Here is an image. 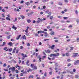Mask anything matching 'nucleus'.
<instances>
[{
  "instance_id": "nucleus-55",
  "label": "nucleus",
  "mask_w": 79,
  "mask_h": 79,
  "mask_svg": "<svg viewBox=\"0 0 79 79\" xmlns=\"http://www.w3.org/2000/svg\"><path fill=\"white\" fill-rule=\"evenodd\" d=\"M2 12H5V10H4V9H2Z\"/></svg>"
},
{
  "instance_id": "nucleus-6",
  "label": "nucleus",
  "mask_w": 79,
  "mask_h": 79,
  "mask_svg": "<svg viewBox=\"0 0 79 79\" xmlns=\"http://www.w3.org/2000/svg\"><path fill=\"white\" fill-rule=\"evenodd\" d=\"M37 57L39 59V60H40V62H41V60H42V58L40 57V56H38Z\"/></svg>"
},
{
  "instance_id": "nucleus-50",
  "label": "nucleus",
  "mask_w": 79,
  "mask_h": 79,
  "mask_svg": "<svg viewBox=\"0 0 79 79\" xmlns=\"http://www.w3.org/2000/svg\"><path fill=\"white\" fill-rule=\"evenodd\" d=\"M27 46H28V47H29V46H30V44H29V43H27Z\"/></svg>"
},
{
  "instance_id": "nucleus-13",
  "label": "nucleus",
  "mask_w": 79,
  "mask_h": 79,
  "mask_svg": "<svg viewBox=\"0 0 79 79\" xmlns=\"http://www.w3.org/2000/svg\"><path fill=\"white\" fill-rule=\"evenodd\" d=\"M6 44V43L5 42H3L2 44L1 45L2 46H4V45H5Z\"/></svg>"
},
{
  "instance_id": "nucleus-20",
  "label": "nucleus",
  "mask_w": 79,
  "mask_h": 79,
  "mask_svg": "<svg viewBox=\"0 0 79 79\" xmlns=\"http://www.w3.org/2000/svg\"><path fill=\"white\" fill-rule=\"evenodd\" d=\"M34 64H31V68H33V67H34Z\"/></svg>"
},
{
  "instance_id": "nucleus-25",
  "label": "nucleus",
  "mask_w": 79,
  "mask_h": 79,
  "mask_svg": "<svg viewBox=\"0 0 79 79\" xmlns=\"http://www.w3.org/2000/svg\"><path fill=\"white\" fill-rule=\"evenodd\" d=\"M79 77V76L77 75H75V78L77 79Z\"/></svg>"
},
{
  "instance_id": "nucleus-4",
  "label": "nucleus",
  "mask_w": 79,
  "mask_h": 79,
  "mask_svg": "<svg viewBox=\"0 0 79 79\" xmlns=\"http://www.w3.org/2000/svg\"><path fill=\"white\" fill-rule=\"evenodd\" d=\"M42 21H43V19H39L37 21V23H39L40 22L42 23Z\"/></svg>"
},
{
  "instance_id": "nucleus-12",
  "label": "nucleus",
  "mask_w": 79,
  "mask_h": 79,
  "mask_svg": "<svg viewBox=\"0 0 79 79\" xmlns=\"http://www.w3.org/2000/svg\"><path fill=\"white\" fill-rule=\"evenodd\" d=\"M50 47L52 50H53V49L54 48V47H55V45H53L52 46H51Z\"/></svg>"
},
{
  "instance_id": "nucleus-38",
  "label": "nucleus",
  "mask_w": 79,
  "mask_h": 79,
  "mask_svg": "<svg viewBox=\"0 0 79 79\" xmlns=\"http://www.w3.org/2000/svg\"><path fill=\"white\" fill-rule=\"evenodd\" d=\"M70 50H73L74 48L73 47H70Z\"/></svg>"
},
{
  "instance_id": "nucleus-27",
  "label": "nucleus",
  "mask_w": 79,
  "mask_h": 79,
  "mask_svg": "<svg viewBox=\"0 0 79 79\" xmlns=\"http://www.w3.org/2000/svg\"><path fill=\"white\" fill-rule=\"evenodd\" d=\"M17 21V18H15V20H13V22H16Z\"/></svg>"
},
{
  "instance_id": "nucleus-28",
  "label": "nucleus",
  "mask_w": 79,
  "mask_h": 79,
  "mask_svg": "<svg viewBox=\"0 0 79 79\" xmlns=\"http://www.w3.org/2000/svg\"><path fill=\"white\" fill-rule=\"evenodd\" d=\"M15 72L16 73H17V74H18V73H19V71H18V70H15Z\"/></svg>"
},
{
  "instance_id": "nucleus-34",
  "label": "nucleus",
  "mask_w": 79,
  "mask_h": 79,
  "mask_svg": "<svg viewBox=\"0 0 79 79\" xmlns=\"http://www.w3.org/2000/svg\"><path fill=\"white\" fill-rule=\"evenodd\" d=\"M46 8V6H43V9H45Z\"/></svg>"
},
{
  "instance_id": "nucleus-26",
  "label": "nucleus",
  "mask_w": 79,
  "mask_h": 79,
  "mask_svg": "<svg viewBox=\"0 0 79 79\" xmlns=\"http://www.w3.org/2000/svg\"><path fill=\"white\" fill-rule=\"evenodd\" d=\"M58 4L59 5H63V3H62L61 2H59L58 3Z\"/></svg>"
},
{
  "instance_id": "nucleus-8",
  "label": "nucleus",
  "mask_w": 79,
  "mask_h": 79,
  "mask_svg": "<svg viewBox=\"0 0 79 79\" xmlns=\"http://www.w3.org/2000/svg\"><path fill=\"white\" fill-rule=\"evenodd\" d=\"M21 38H22L23 39H25V40H26V36L25 35H24L22 36Z\"/></svg>"
},
{
  "instance_id": "nucleus-17",
  "label": "nucleus",
  "mask_w": 79,
  "mask_h": 79,
  "mask_svg": "<svg viewBox=\"0 0 79 79\" xmlns=\"http://www.w3.org/2000/svg\"><path fill=\"white\" fill-rule=\"evenodd\" d=\"M37 69V66L35 65L34 66V69Z\"/></svg>"
},
{
  "instance_id": "nucleus-63",
  "label": "nucleus",
  "mask_w": 79,
  "mask_h": 79,
  "mask_svg": "<svg viewBox=\"0 0 79 79\" xmlns=\"http://www.w3.org/2000/svg\"><path fill=\"white\" fill-rule=\"evenodd\" d=\"M36 79H40V77H37Z\"/></svg>"
},
{
  "instance_id": "nucleus-19",
  "label": "nucleus",
  "mask_w": 79,
  "mask_h": 79,
  "mask_svg": "<svg viewBox=\"0 0 79 79\" xmlns=\"http://www.w3.org/2000/svg\"><path fill=\"white\" fill-rule=\"evenodd\" d=\"M6 19L7 20H8V21H10V19L8 17H7L6 18Z\"/></svg>"
},
{
  "instance_id": "nucleus-23",
  "label": "nucleus",
  "mask_w": 79,
  "mask_h": 79,
  "mask_svg": "<svg viewBox=\"0 0 79 79\" xmlns=\"http://www.w3.org/2000/svg\"><path fill=\"white\" fill-rule=\"evenodd\" d=\"M27 22L29 23H31V21L30 19H28L27 20Z\"/></svg>"
},
{
  "instance_id": "nucleus-53",
  "label": "nucleus",
  "mask_w": 79,
  "mask_h": 79,
  "mask_svg": "<svg viewBox=\"0 0 79 79\" xmlns=\"http://www.w3.org/2000/svg\"><path fill=\"white\" fill-rule=\"evenodd\" d=\"M67 61L68 62H70V61H71V60H70V59H68L67 60Z\"/></svg>"
},
{
  "instance_id": "nucleus-37",
  "label": "nucleus",
  "mask_w": 79,
  "mask_h": 79,
  "mask_svg": "<svg viewBox=\"0 0 79 79\" xmlns=\"http://www.w3.org/2000/svg\"><path fill=\"white\" fill-rule=\"evenodd\" d=\"M25 32H26V33H27L28 32V29H27L25 31Z\"/></svg>"
},
{
  "instance_id": "nucleus-1",
  "label": "nucleus",
  "mask_w": 79,
  "mask_h": 79,
  "mask_svg": "<svg viewBox=\"0 0 79 79\" xmlns=\"http://www.w3.org/2000/svg\"><path fill=\"white\" fill-rule=\"evenodd\" d=\"M60 55V53L58 52H56V54H51L50 55V57H52V56H54V57H56V56H58Z\"/></svg>"
},
{
  "instance_id": "nucleus-15",
  "label": "nucleus",
  "mask_w": 79,
  "mask_h": 79,
  "mask_svg": "<svg viewBox=\"0 0 79 79\" xmlns=\"http://www.w3.org/2000/svg\"><path fill=\"white\" fill-rule=\"evenodd\" d=\"M30 3L29 2H27V3H26V5H27V6H29V4H30Z\"/></svg>"
},
{
  "instance_id": "nucleus-32",
  "label": "nucleus",
  "mask_w": 79,
  "mask_h": 79,
  "mask_svg": "<svg viewBox=\"0 0 79 79\" xmlns=\"http://www.w3.org/2000/svg\"><path fill=\"white\" fill-rule=\"evenodd\" d=\"M27 73V71H25L24 72H23V74H26Z\"/></svg>"
},
{
  "instance_id": "nucleus-52",
  "label": "nucleus",
  "mask_w": 79,
  "mask_h": 79,
  "mask_svg": "<svg viewBox=\"0 0 79 79\" xmlns=\"http://www.w3.org/2000/svg\"><path fill=\"white\" fill-rule=\"evenodd\" d=\"M20 49H23V46H21L20 47Z\"/></svg>"
},
{
  "instance_id": "nucleus-51",
  "label": "nucleus",
  "mask_w": 79,
  "mask_h": 79,
  "mask_svg": "<svg viewBox=\"0 0 79 79\" xmlns=\"http://www.w3.org/2000/svg\"><path fill=\"white\" fill-rule=\"evenodd\" d=\"M18 66H19V65H18V64H17L15 66V68H18Z\"/></svg>"
},
{
  "instance_id": "nucleus-24",
  "label": "nucleus",
  "mask_w": 79,
  "mask_h": 79,
  "mask_svg": "<svg viewBox=\"0 0 79 79\" xmlns=\"http://www.w3.org/2000/svg\"><path fill=\"white\" fill-rule=\"evenodd\" d=\"M10 37H11V35H9L7 37V38L8 39H10Z\"/></svg>"
},
{
  "instance_id": "nucleus-29",
  "label": "nucleus",
  "mask_w": 79,
  "mask_h": 79,
  "mask_svg": "<svg viewBox=\"0 0 79 79\" xmlns=\"http://www.w3.org/2000/svg\"><path fill=\"white\" fill-rule=\"evenodd\" d=\"M66 56H69V53H66Z\"/></svg>"
},
{
  "instance_id": "nucleus-18",
  "label": "nucleus",
  "mask_w": 79,
  "mask_h": 79,
  "mask_svg": "<svg viewBox=\"0 0 79 79\" xmlns=\"http://www.w3.org/2000/svg\"><path fill=\"white\" fill-rule=\"evenodd\" d=\"M12 28L13 29H14L15 30H16L17 29V28L16 27H15V26L14 25H13Z\"/></svg>"
},
{
  "instance_id": "nucleus-45",
  "label": "nucleus",
  "mask_w": 79,
  "mask_h": 79,
  "mask_svg": "<svg viewBox=\"0 0 79 79\" xmlns=\"http://www.w3.org/2000/svg\"><path fill=\"white\" fill-rule=\"evenodd\" d=\"M29 63V60H27L26 63V64H28Z\"/></svg>"
},
{
  "instance_id": "nucleus-40",
  "label": "nucleus",
  "mask_w": 79,
  "mask_h": 79,
  "mask_svg": "<svg viewBox=\"0 0 79 79\" xmlns=\"http://www.w3.org/2000/svg\"><path fill=\"white\" fill-rule=\"evenodd\" d=\"M7 49V47H6L4 48L3 50H6Z\"/></svg>"
},
{
  "instance_id": "nucleus-7",
  "label": "nucleus",
  "mask_w": 79,
  "mask_h": 79,
  "mask_svg": "<svg viewBox=\"0 0 79 79\" xmlns=\"http://www.w3.org/2000/svg\"><path fill=\"white\" fill-rule=\"evenodd\" d=\"M21 55L22 56H23L24 57H24H27V55L26 54L24 55L23 53L21 54Z\"/></svg>"
},
{
  "instance_id": "nucleus-61",
  "label": "nucleus",
  "mask_w": 79,
  "mask_h": 79,
  "mask_svg": "<svg viewBox=\"0 0 79 79\" xmlns=\"http://www.w3.org/2000/svg\"><path fill=\"white\" fill-rule=\"evenodd\" d=\"M53 18V16H51L50 17V19H52Z\"/></svg>"
},
{
  "instance_id": "nucleus-31",
  "label": "nucleus",
  "mask_w": 79,
  "mask_h": 79,
  "mask_svg": "<svg viewBox=\"0 0 79 79\" xmlns=\"http://www.w3.org/2000/svg\"><path fill=\"white\" fill-rule=\"evenodd\" d=\"M3 67H5V66H6V63H5L3 65Z\"/></svg>"
},
{
  "instance_id": "nucleus-44",
  "label": "nucleus",
  "mask_w": 79,
  "mask_h": 79,
  "mask_svg": "<svg viewBox=\"0 0 79 79\" xmlns=\"http://www.w3.org/2000/svg\"><path fill=\"white\" fill-rule=\"evenodd\" d=\"M48 12H49V10H47L46 11H45V13H48Z\"/></svg>"
},
{
  "instance_id": "nucleus-42",
  "label": "nucleus",
  "mask_w": 79,
  "mask_h": 79,
  "mask_svg": "<svg viewBox=\"0 0 79 79\" xmlns=\"http://www.w3.org/2000/svg\"><path fill=\"white\" fill-rule=\"evenodd\" d=\"M77 42H79V38H77Z\"/></svg>"
},
{
  "instance_id": "nucleus-33",
  "label": "nucleus",
  "mask_w": 79,
  "mask_h": 79,
  "mask_svg": "<svg viewBox=\"0 0 79 79\" xmlns=\"http://www.w3.org/2000/svg\"><path fill=\"white\" fill-rule=\"evenodd\" d=\"M44 76H45V77H47V73L45 72L44 73Z\"/></svg>"
},
{
  "instance_id": "nucleus-36",
  "label": "nucleus",
  "mask_w": 79,
  "mask_h": 79,
  "mask_svg": "<svg viewBox=\"0 0 79 79\" xmlns=\"http://www.w3.org/2000/svg\"><path fill=\"white\" fill-rule=\"evenodd\" d=\"M12 48H10L9 50V51L11 52V51H12Z\"/></svg>"
},
{
  "instance_id": "nucleus-22",
  "label": "nucleus",
  "mask_w": 79,
  "mask_h": 79,
  "mask_svg": "<svg viewBox=\"0 0 79 79\" xmlns=\"http://www.w3.org/2000/svg\"><path fill=\"white\" fill-rule=\"evenodd\" d=\"M48 40H49V39H45L44 40V41H47V42H49Z\"/></svg>"
},
{
  "instance_id": "nucleus-16",
  "label": "nucleus",
  "mask_w": 79,
  "mask_h": 79,
  "mask_svg": "<svg viewBox=\"0 0 79 79\" xmlns=\"http://www.w3.org/2000/svg\"><path fill=\"white\" fill-rule=\"evenodd\" d=\"M32 69H30L29 70H27V72L28 73H29V72H31L32 71Z\"/></svg>"
},
{
  "instance_id": "nucleus-2",
  "label": "nucleus",
  "mask_w": 79,
  "mask_h": 79,
  "mask_svg": "<svg viewBox=\"0 0 79 79\" xmlns=\"http://www.w3.org/2000/svg\"><path fill=\"white\" fill-rule=\"evenodd\" d=\"M79 63V60H78L75 62L74 63V65H77Z\"/></svg>"
},
{
  "instance_id": "nucleus-48",
  "label": "nucleus",
  "mask_w": 79,
  "mask_h": 79,
  "mask_svg": "<svg viewBox=\"0 0 79 79\" xmlns=\"http://www.w3.org/2000/svg\"><path fill=\"white\" fill-rule=\"evenodd\" d=\"M50 75H52V70L51 72H50Z\"/></svg>"
},
{
  "instance_id": "nucleus-57",
  "label": "nucleus",
  "mask_w": 79,
  "mask_h": 79,
  "mask_svg": "<svg viewBox=\"0 0 79 79\" xmlns=\"http://www.w3.org/2000/svg\"><path fill=\"white\" fill-rule=\"evenodd\" d=\"M20 76H23V73H21L20 74Z\"/></svg>"
},
{
  "instance_id": "nucleus-30",
  "label": "nucleus",
  "mask_w": 79,
  "mask_h": 79,
  "mask_svg": "<svg viewBox=\"0 0 79 79\" xmlns=\"http://www.w3.org/2000/svg\"><path fill=\"white\" fill-rule=\"evenodd\" d=\"M71 64H69L67 65V66H68V67H69V66H71Z\"/></svg>"
},
{
  "instance_id": "nucleus-39",
  "label": "nucleus",
  "mask_w": 79,
  "mask_h": 79,
  "mask_svg": "<svg viewBox=\"0 0 79 79\" xmlns=\"http://www.w3.org/2000/svg\"><path fill=\"white\" fill-rule=\"evenodd\" d=\"M64 2L65 3H68V0H64Z\"/></svg>"
},
{
  "instance_id": "nucleus-43",
  "label": "nucleus",
  "mask_w": 79,
  "mask_h": 79,
  "mask_svg": "<svg viewBox=\"0 0 79 79\" xmlns=\"http://www.w3.org/2000/svg\"><path fill=\"white\" fill-rule=\"evenodd\" d=\"M76 69H73V72H76Z\"/></svg>"
},
{
  "instance_id": "nucleus-49",
  "label": "nucleus",
  "mask_w": 79,
  "mask_h": 79,
  "mask_svg": "<svg viewBox=\"0 0 79 79\" xmlns=\"http://www.w3.org/2000/svg\"><path fill=\"white\" fill-rule=\"evenodd\" d=\"M18 67L19 70V69H20V68H21V66H19V65Z\"/></svg>"
},
{
  "instance_id": "nucleus-14",
  "label": "nucleus",
  "mask_w": 79,
  "mask_h": 79,
  "mask_svg": "<svg viewBox=\"0 0 79 79\" xmlns=\"http://www.w3.org/2000/svg\"><path fill=\"white\" fill-rule=\"evenodd\" d=\"M15 50H16V48L15 47L14 48V49L13 51V53H15Z\"/></svg>"
},
{
  "instance_id": "nucleus-47",
  "label": "nucleus",
  "mask_w": 79,
  "mask_h": 79,
  "mask_svg": "<svg viewBox=\"0 0 79 79\" xmlns=\"http://www.w3.org/2000/svg\"><path fill=\"white\" fill-rule=\"evenodd\" d=\"M21 63V60H19V64H20Z\"/></svg>"
},
{
  "instance_id": "nucleus-11",
  "label": "nucleus",
  "mask_w": 79,
  "mask_h": 79,
  "mask_svg": "<svg viewBox=\"0 0 79 79\" xmlns=\"http://www.w3.org/2000/svg\"><path fill=\"white\" fill-rule=\"evenodd\" d=\"M44 36L45 37H47L48 36V34H47V32H46L45 33H44Z\"/></svg>"
},
{
  "instance_id": "nucleus-35",
  "label": "nucleus",
  "mask_w": 79,
  "mask_h": 79,
  "mask_svg": "<svg viewBox=\"0 0 79 79\" xmlns=\"http://www.w3.org/2000/svg\"><path fill=\"white\" fill-rule=\"evenodd\" d=\"M2 18H5V15H4V14H2Z\"/></svg>"
},
{
  "instance_id": "nucleus-59",
  "label": "nucleus",
  "mask_w": 79,
  "mask_h": 79,
  "mask_svg": "<svg viewBox=\"0 0 79 79\" xmlns=\"http://www.w3.org/2000/svg\"><path fill=\"white\" fill-rule=\"evenodd\" d=\"M39 35V34L37 33H36L35 34V36H38Z\"/></svg>"
},
{
  "instance_id": "nucleus-9",
  "label": "nucleus",
  "mask_w": 79,
  "mask_h": 79,
  "mask_svg": "<svg viewBox=\"0 0 79 79\" xmlns=\"http://www.w3.org/2000/svg\"><path fill=\"white\" fill-rule=\"evenodd\" d=\"M50 34L51 35H53L55 34V33L54 32V31H51L50 33Z\"/></svg>"
},
{
  "instance_id": "nucleus-56",
  "label": "nucleus",
  "mask_w": 79,
  "mask_h": 79,
  "mask_svg": "<svg viewBox=\"0 0 79 79\" xmlns=\"http://www.w3.org/2000/svg\"><path fill=\"white\" fill-rule=\"evenodd\" d=\"M7 16H8V17L9 18H10L11 17V16H10V15H7Z\"/></svg>"
},
{
  "instance_id": "nucleus-3",
  "label": "nucleus",
  "mask_w": 79,
  "mask_h": 79,
  "mask_svg": "<svg viewBox=\"0 0 79 79\" xmlns=\"http://www.w3.org/2000/svg\"><path fill=\"white\" fill-rule=\"evenodd\" d=\"M11 71L12 72H13V73L15 72V67L13 66L11 68Z\"/></svg>"
},
{
  "instance_id": "nucleus-60",
  "label": "nucleus",
  "mask_w": 79,
  "mask_h": 79,
  "mask_svg": "<svg viewBox=\"0 0 79 79\" xmlns=\"http://www.w3.org/2000/svg\"><path fill=\"white\" fill-rule=\"evenodd\" d=\"M35 7H36V6H34L33 7V8H34V9L35 8Z\"/></svg>"
},
{
  "instance_id": "nucleus-58",
  "label": "nucleus",
  "mask_w": 79,
  "mask_h": 79,
  "mask_svg": "<svg viewBox=\"0 0 79 79\" xmlns=\"http://www.w3.org/2000/svg\"><path fill=\"white\" fill-rule=\"evenodd\" d=\"M39 45H42V43L41 42H40L39 44Z\"/></svg>"
},
{
  "instance_id": "nucleus-41",
  "label": "nucleus",
  "mask_w": 79,
  "mask_h": 79,
  "mask_svg": "<svg viewBox=\"0 0 79 79\" xmlns=\"http://www.w3.org/2000/svg\"><path fill=\"white\" fill-rule=\"evenodd\" d=\"M46 53H50V50H47L46 51Z\"/></svg>"
},
{
  "instance_id": "nucleus-62",
  "label": "nucleus",
  "mask_w": 79,
  "mask_h": 79,
  "mask_svg": "<svg viewBox=\"0 0 79 79\" xmlns=\"http://www.w3.org/2000/svg\"><path fill=\"white\" fill-rule=\"evenodd\" d=\"M73 27V26L72 25H70L69 26V27Z\"/></svg>"
},
{
  "instance_id": "nucleus-10",
  "label": "nucleus",
  "mask_w": 79,
  "mask_h": 79,
  "mask_svg": "<svg viewBox=\"0 0 79 79\" xmlns=\"http://www.w3.org/2000/svg\"><path fill=\"white\" fill-rule=\"evenodd\" d=\"M8 45H10V46H12L13 45V44L11 42H10L8 44Z\"/></svg>"
},
{
  "instance_id": "nucleus-5",
  "label": "nucleus",
  "mask_w": 79,
  "mask_h": 79,
  "mask_svg": "<svg viewBox=\"0 0 79 79\" xmlns=\"http://www.w3.org/2000/svg\"><path fill=\"white\" fill-rule=\"evenodd\" d=\"M73 57H76L77 56V55H78V53H74L73 54Z\"/></svg>"
},
{
  "instance_id": "nucleus-54",
  "label": "nucleus",
  "mask_w": 79,
  "mask_h": 79,
  "mask_svg": "<svg viewBox=\"0 0 79 79\" xmlns=\"http://www.w3.org/2000/svg\"><path fill=\"white\" fill-rule=\"evenodd\" d=\"M63 75H61V79H63Z\"/></svg>"
},
{
  "instance_id": "nucleus-46",
  "label": "nucleus",
  "mask_w": 79,
  "mask_h": 79,
  "mask_svg": "<svg viewBox=\"0 0 79 79\" xmlns=\"http://www.w3.org/2000/svg\"><path fill=\"white\" fill-rule=\"evenodd\" d=\"M55 42H58V40H55Z\"/></svg>"
},
{
  "instance_id": "nucleus-21",
  "label": "nucleus",
  "mask_w": 79,
  "mask_h": 79,
  "mask_svg": "<svg viewBox=\"0 0 79 79\" xmlns=\"http://www.w3.org/2000/svg\"><path fill=\"white\" fill-rule=\"evenodd\" d=\"M21 18H22V19H24V18H25L24 16L23 15H21Z\"/></svg>"
},
{
  "instance_id": "nucleus-64",
  "label": "nucleus",
  "mask_w": 79,
  "mask_h": 79,
  "mask_svg": "<svg viewBox=\"0 0 79 79\" xmlns=\"http://www.w3.org/2000/svg\"><path fill=\"white\" fill-rule=\"evenodd\" d=\"M79 19H77V23H79Z\"/></svg>"
}]
</instances>
